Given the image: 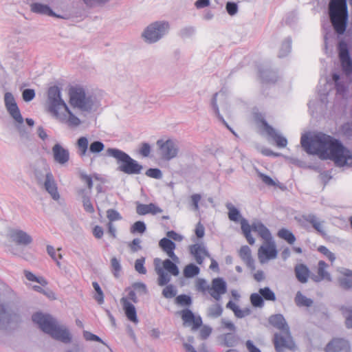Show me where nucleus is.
Listing matches in <instances>:
<instances>
[{
  "label": "nucleus",
  "instance_id": "nucleus-1",
  "mask_svg": "<svg viewBox=\"0 0 352 352\" xmlns=\"http://www.w3.org/2000/svg\"><path fill=\"white\" fill-rule=\"evenodd\" d=\"M300 144L308 154L317 155L322 160H333L338 166H352V152L331 135L323 133L311 136L303 135Z\"/></svg>",
  "mask_w": 352,
  "mask_h": 352
},
{
  "label": "nucleus",
  "instance_id": "nucleus-2",
  "mask_svg": "<svg viewBox=\"0 0 352 352\" xmlns=\"http://www.w3.org/2000/svg\"><path fill=\"white\" fill-rule=\"evenodd\" d=\"M32 320L38 324L43 332L50 335L54 340L64 344L72 342V336L69 330L59 326L57 320L50 314L36 312L32 315Z\"/></svg>",
  "mask_w": 352,
  "mask_h": 352
},
{
  "label": "nucleus",
  "instance_id": "nucleus-3",
  "mask_svg": "<svg viewBox=\"0 0 352 352\" xmlns=\"http://www.w3.org/2000/svg\"><path fill=\"white\" fill-rule=\"evenodd\" d=\"M34 175L38 185H43L54 200L60 198L57 184L50 168L44 159H39L31 165Z\"/></svg>",
  "mask_w": 352,
  "mask_h": 352
},
{
  "label": "nucleus",
  "instance_id": "nucleus-4",
  "mask_svg": "<svg viewBox=\"0 0 352 352\" xmlns=\"http://www.w3.org/2000/svg\"><path fill=\"white\" fill-rule=\"evenodd\" d=\"M329 15L335 32L343 35L348 24V9L346 0H330Z\"/></svg>",
  "mask_w": 352,
  "mask_h": 352
},
{
  "label": "nucleus",
  "instance_id": "nucleus-5",
  "mask_svg": "<svg viewBox=\"0 0 352 352\" xmlns=\"http://www.w3.org/2000/svg\"><path fill=\"white\" fill-rule=\"evenodd\" d=\"M106 153L108 156L116 160V163L118 165L117 170L118 171L127 175H138L143 169L142 164L120 149L108 148Z\"/></svg>",
  "mask_w": 352,
  "mask_h": 352
},
{
  "label": "nucleus",
  "instance_id": "nucleus-6",
  "mask_svg": "<svg viewBox=\"0 0 352 352\" xmlns=\"http://www.w3.org/2000/svg\"><path fill=\"white\" fill-rule=\"evenodd\" d=\"M69 102L74 107L90 112L94 107L91 96H86L85 90L80 86L71 87L69 89Z\"/></svg>",
  "mask_w": 352,
  "mask_h": 352
},
{
  "label": "nucleus",
  "instance_id": "nucleus-7",
  "mask_svg": "<svg viewBox=\"0 0 352 352\" xmlns=\"http://www.w3.org/2000/svg\"><path fill=\"white\" fill-rule=\"evenodd\" d=\"M47 102L48 104L47 111L51 113L56 119H58L60 122H63L65 120V114L60 115L58 112V109L64 108L67 104L61 98V89L56 85L49 87L47 91Z\"/></svg>",
  "mask_w": 352,
  "mask_h": 352
},
{
  "label": "nucleus",
  "instance_id": "nucleus-8",
  "mask_svg": "<svg viewBox=\"0 0 352 352\" xmlns=\"http://www.w3.org/2000/svg\"><path fill=\"white\" fill-rule=\"evenodd\" d=\"M170 29L168 22L158 21L148 25L142 34L144 41L147 43H154L166 35Z\"/></svg>",
  "mask_w": 352,
  "mask_h": 352
},
{
  "label": "nucleus",
  "instance_id": "nucleus-9",
  "mask_svg": "<svg viewBox=\"0 0 352 352\" xmlns=\"http://www.w3.org/2000/svg\"><path fill=\"white\" fill-rule=\"evenodd\" d=\"M254 118L258 126L276 142L278 147H285L287 146V139L276 133V130L267 123L265 116L261 113H255Z\"/></svg>",
  "mask_w": 352,
  "mask_h": 352
},
{
  "label": "nucleus",
  "instance_id": "nucleus-10",
  "mask_svg": "<svg viewBox=\"0 0 352 352\" xmlns=\"http://www.w3.org/2000/svg\"><path fill=\"white\" fill-rule=\"evenodd\" d=\"M156 144L163 160L169 161L177 156L180 148V143L177 140L173 139H168L166 141L158 140Z\"/></svg>",
  "mask_w": 352,
  "mask_h": 352
},
{
  "label": "nucleus",
  "instance_id": "nucleus-11",
  "mask_svg": "<svg viewBox=\"0 0 352 352\" xmlns=\"http://www.w3.org/2000/svg\"><path fill=\"white\" fill-rule=\"evenodd\" d=\"M76 148L78 149V154L80 157H83L86 155L88 148L89 152L91 153H98L104 150V144L101 141H94L91 142L89 147V140L87 137H80L76 143Z\"/></svg>",
  "mask_w": 352,
  "mask_h": 352
},
{
  "label": "nucleus",
  "instance_id": "nucleus-12",
  "mask_svg": "<svg viewBox=\"0 0 352 352\" xmlns=\"http://www.w3.org/2000/svg\"><path fill=\"white\" fill-rule=\"evenodd\" d=\"M338 49L342 70L346 76H350L352 74V58L348 45L344 41H340Z\"/></svg>",
  "mask_w": 352,
  "mask_h": 352
},
{
  "label": "nucleus",
  "instance_id": "nucleus-13",
  "mask_svg": "<svg viewBox=\"0 0 352 352\" xmlns=\"http://www.w3.org/2000/svg\"><path fill=\"white\" fill-rule=\"evenodd\" d=\"M4 103L7 111L10 116L18 123H23V118L21 116L19 108L16 102L13 94L10 92H6L4 94Z\"/></svg>",
  "mask_w": 352,
  "mask_h": 352
},
{
  "label": "nucleus",
  "instance_id": "nucleus-14",
  "mask_svg": "<svg viewBox=\"0 0 352 352\" xmlns=\"http://www.w3.org/2000/svg\"><path fill=\"white\" fill-rule=\"evenodd\" d=\"M266 245H261L258 251V257L261 263L276 258L278 251L272 239L265 241Z\"/></svg>",
  "mask_w": 352,
  "mask_h": 352
},
{
  "label": "nucleus",
  "instance_id": "nucleus-15",
  "mask_svg": "<svg viewBox=\"0 0 352 352\" xmlns=\"http://www.w3.org/2000/svg\"><path fill=\"white\" fill-rule=\"evenodd\" d=\"M324 352H351V346L343 338H333L326 345Z\"/></svg>",
  "mask_w": 352,
  "mask_h": 352
},
{
  "label": "nucleus",
  "instance_id": "nucleus-16",
  "mask_svg": "<svg viewBox=\"0 0 352 352\" xmlns=\"http://www.w3.org/2000/svg\"><path fill=\"white\" fill-rule=\"evenodd\" d=\"M227 292V283L223 278H215L212 280V285L210 287V296L216 300L219 301L221 299V295Z\"/></svg>",
  "mask_w": 352,
  "mask_h": 352
},
{
  "label": "nucleus",
  "instance_id": "nucleus-17",
  "mask_svg": "<svg viewBox=\"0 0 352 352\" xmlns=\"http://www.w3.org/2000/svg\"><path fill=\"white\" fill-rule=\"evenodd\" d=\"M10 236L13 242L19 245L27 246L32 243L33 239L26 232L22 230H13L10 232Z\"/></svg>",
  "mask_w": 352,
  "mask_h": 352
},
{
  "label": "nucleus",
  "instance_id": "nucleus-18",
  "mask_svg": "<svg viewBox=\"0 0 352 352\" xmlns=\"http://www.w3.org/2000/svg\"><path fill=\"white\" fill-rule=\"evenodd\" d=\"M54 160L59 164L64 165L69 160V151L57 143L52 147Z\"/></svg>",
  "mask_w": 352,
  "mask_h": 352
},
{
  "label": "nucleus",
  "instance_id": "nucleus-19",
  "mask_svg": "<svg viewBox=\"0 0 352 352\" xmlns=\"http://www.w3.org/2000/svg\"><path fill=\"white\" fill-rule=\"evenodd\" d=\"M269 323L277 329L281 330L284 333L289 335V327L281 314H274L270 316Z\"/></svg>",
  "mask_w": 352,
  "mask_h": 352
},
{
  "label": "nucleus",
  "instance_id": "nucleus-20",
  "mask_svg": "<svg viewBox=\"0 0 352 352\" xmlns=\"http://www.w3.org/2000/svg\"><path fill=\"white\" fill-rule=\"evenodd\" d=\"M120 302L123 306V310L129 320L132 322L138 323V319L137 317V311L135 306L128 301V300L123 297L121 298Z\"/></svg>",
  "mask_w": 352,
  "mask_h": 352
},
{
  "label": "nucleus",
  "instance_id": "nucleus-21",
  "mask_svg": "<svg viewBox=\"0 0 352 352\" xmlns=\"http://www.w3.org/2000/svg\"><path fill=\"white\" fill-rule=\"evenodd\" d=\"M190 253L194 256L197 263L199 265L202 264L204 262V257L201 254L205 256L210 257V254L208 251L205 248V247L201 246L200 244L196 243L189 246Z\"/></svg>",
  "mask_w": 352,
  "mask_h": 352
},
{
  "label": "nucleus",
  "instance_id": "nucleus-22",
  "mask_svg": "<svg viewBox=\"0 0 352 352\" xmlns=\"http://www.w3.org/2000/svg\"><path fill=\"white\" fill-rule=\"evenodd\" d=\"M340 273L344 276L338 278L339 286L344 290L352 289V270L344 268Z\"/></svg>",
  "mask_w": 352,
  "mask_h": 352
},
{
  "label": "nucleus",
  "instance_id": "nucleus-23",
  "mask_svg": "<svg viewBox=\"0 0 352 352\" xmlns=\"http://www.w3.org/2000/svg\"><path fill=\"white\" fill-rule=\"evenodd\" d=\"M294 272L297 280L301 283H306L311 274L309 267L303 263L296 265Z\"/></svg>",
  "mask_w": 352,
  "mask_h": 352
},
{
  "label": "nucleus",
  "instance_id": "nucleus-24",
  "mask_svg": "<svg viewBox=\"0 0 352 352\" xmlns=\"http://www.w3.org/2000/svg\"><path fill=\"white\" fill-rule=\"evenodd\" d=\"M251 230L258 232V235L265 241L272 239V236L270 230L260 221H254L250 225Z\"/></svg>",
  "mask_w": 352,
  "mask_h": 352
},
{
  "label": "nucleus",
  "instance_id": "nucleus-25",
  "mask_svg": "<svg viewBox=\"0 0 352 352\" xmlns=\"http://www.w3.org/2000/svg\"><path fill=\"white\" fill-rule=\"evenodd\" d=\"M239 256L251 270H255L254 260L252 256L251 250L248 245H243L239 250Z\"/></svg>",
  "mask_w": 352,
  "mask_h": 352
},
{
  "label": "nucleus",
  "instance_id": "nucleus-26",
  "mask_svg": "<svg viewBox=\"0 0 352 352\" xmlns=\"http://www.w3.org/2000/svg\"><path fill=\"white\" fill-rule=\"evenodd\" d=\"M162 212V210L154 204H137L136 212L140 215H145L148 213L156 214Z\"/></svg>",
  "mask_w": 352,
  "mask_h": 352
},
{
  "label": "nucleus",
  "instance_id": "nucleus-27",
  "mask_svg": "<svg viewBox=\"0 0 352 352\" xmlns=\"http://www.w3.org/2000/svg\"><path fill=\"white\" fill-rule=\"evenodd\" d=\"M31 11L40 14L47 15L50 16L60 17L56 15L52 8L45 4L41 3H33L31 4Z\"/></svg>",
  "mask_w": 352,
  "mask_h": 352
},
{
  "label": "nucleus",
  "instance_id": "nucleus-28",
  "mask_svg": "<svg viewBox=\"0 0 352 352\" xmlns=\"http://www.w3.org/2000/svg\"><path fill=\"white\" fill-rule=\"evenodd\" d=\"M260 77L263 82L275 83L278 80L277 72L270 69H260Z\"/></svg>",
  "mask_w": 352,
  "mask_h": 352
},
{
  "label": "nucleus",
  "instance_id": "nucleus-29",
  "mask_svg": "<svg viewBox=\"0 0 352 352\" xmlns=\"http://www.w3.org/2000/svg\"><path fill=\"white\" fill-rule=\"evenodd\" d=\"M332 80L335 84L336 94L344 96L347 94L349 88L344 81L340 80V74L333 73L332 74Z\"/></svg>",
  "mask_w": 352,
  "mask_h": 352
},
{
  "label": "nucleus",
  "instance_id": "nucleus-30",
  "mask_svg": "<svg viewBox=\"0 0 352 352\" xmlns=\"http://www.w3.org/2000/svg\"><path fill=\"white\" fill-rule=\"evenodd\" d=\"M219 94H223V93L222 91H220V92H217L215 94H213L212 96V98L211 99V102H210V106L214 113V114L216 115V116L217 117L218 120L224 125L226 126V128H229V125L227 123V122L224 120L223 116L219 112V107H218V104H217V96H219Z\"/></svg>",
  "mask_w": 352,
  "mask_h": 352
},
{
  "label": "nucleus",
  "instance_id": "nucleus-31",
  "mask_svg": "<svg viewBox=\"0 0 352 352\" xmlns=\"http://www.w3.org/2000/svg\"><path fill=\"white\" fill-rule=\"evenodd\" d=\"M241 228L242 232L245 237L246 240L250 245H254L255 243L254 238L252 236L251 234V227L249 224L248 220L245 218L241 219Z\"/></svg>",
  "mask_w": 352,
  "mask_h": 352
},
{
  "label": "nucleus",
  "instance_id": "nucleus-32",
  "mask_svg": "<svg viewBox=\"0 0 352 352\" xmlns=\"http://www.w3.org/2000/svg\"><path fill=\"white\" fill-rule=\"evenodd\" d=\"M162 265H163L162 268L167 273L168 272V273H170V275H173L174 276H177L179 275V267H177L176 263H174L173 261H172L170 259H169V258L165 259L162 262Z\"/></svg>",
  "mask_w": 352,
  "mask_h": 352
},
{
  "label": "nucleus",
  "instance_id": "nucleus-33",
  "mask_svg": "<svg viewBox=\"0 0 352 352\" xmlns=\"http://www.w3.org/2000/svg\"><path fill=\"white\" fill-rule=\"evenodd\" d=\"M155 271L158 275L157 284L160 286L167 285L170 281L171 277L161 267H155Z\"/></svg>",
  "mask_w": 352,
  "mask_h": 352
},
{
  "label": "nucleus",
  "instance_id": "nucleus-34",
  "mask_svg": "<svg viewBox=\"0 0 352 352\" xmlns=\"http://www.w3.org/2000/svg\"><path fill=\"white\" fill-rule=\"evenodd\" d=\"M223 344L227 347H234L239 344V338L232 333H227L223 336Z\"/></svg>",
  "mask_w": 352,
  "mask_h": 352
},
{
  "label": "nucleus",
  "instance_id": "nucleus-35",
  "mask_svg": "<svg viewBox=\"0 0 352 352\" xmlns=\"http://www.w3.org/2000/svg\"><path fill=\"white\" fill-rule=\"evenodd\" d=\"M226 208L228 210V218L230 221L238 222L241 217L240 211L233 206L232 203L226 204Z\"/></svg>",
  "mask_w": 352,
  "mask_h": 352
},
{
  "label": "nucleus",
  "instance_id": "nucleus-36",
  "mask_svg": "<svg viewBox=\"0 0 352 352\" xmlns=\"http://www.w3.org/2000/svg\"><path fill=\"white\" fill-rule=\"evenodd\" d=\"M295 302L296 305L299 307L304 306L309 307L313 305L314 301L312 299L309 298L304 296L303 294H302L300 292H298L295 297Z\"/></svg>",
  "mask_w": 352,
  "mask_h": 352
},
{
  "label": "nucleus",
  "instance_id": "nucleus-37",
  "mask_svg": "<svg viewBox=\"0 0 352 352\" xmlns=\"http://www.w3.org/2000/svg\"><path fill=\"white\" fill-rule=\"evenodd\" d=\"M292 49V38L287 37L282 43L278 56L279 58L285 57L291 52Z\"/></svg>",
  "mask_w": 352,
  "mask_h": 352
},
{
  "label": "nucleus",
  "instance_id": "nucleus-38",
  "mask_svg": "<svg viewBox=\"0 0 352 352\" xmlns=\"http://www.w3.org/2000/svg\"><path fill=\"white\" fill-rule=\"evenodd\" d=\"M64 109L68 113L69 117L67 119L65 118V121L63 122H66L67 124L72 127L78 126L80 124L81 122L80 119L72 112L67 105H65Z\"/></svg>",
  "mask_w": 352,
  "mask_h": 352
},
{
  "label": "nucleus",
  "instance_id": "nucleus-39",
  "mask_svg": "<svg viewBox=\"0 0 352 352\" xmlns=\"http://www.w3.org/2000/svg\"><path fill=\"white\" fill-rule=\"evenodd\" d=\"M200 269L193 263L187 265L184 269V276L187 278H193L199 274Z\"/></svg>",
  "mask_w": 352,
  "mask_h": 352
},
{
  "label": "nucleus",
  "instance_id": "nucleus-40",
  "mask_svg": "<svg viewBox=\"0 0 352 352\" xmlns=\"http://www.w3.org/2000/svg\"><path fill=\"white\" fill-rule=\"evenodd\" d=\"M278 236L286 241L289 244H293L296 241L295 235L286 228H281L278 232Z\"/></svg>",
  "mask_w": 352,
  "mask_h": 352
},
{
  "label": "nucleus",
  "instance_id": "nucleus-41",
  "mask_svg": "<svg viewBox=\"0 0 352 352\" xmlns=\"http://www.w3.org/2000/svg\"><path fill=\"white\" fill-rule=\"evenodd\" d=\"M24 275L28 280L36 282V283H39L41 286L45 287L48 283L47 280L44 277L36 276L35 274H34L33 273H32L30 271L25 270Z\"/></svg>",
  "mask_w": 352,
  "mask_h": 352
},
{
  "label": "nucleus",
  "instance_id": "nucleus-42",
  "mask_svg": "<svg viewBox=\"0 0 352 352\" xmlns=\"http://www.w3.org/2000/svg\"><path fill=\"white\" fill-rule=\"evenodd\" d=\"M159 246L165 252L175 250L176 245L170 239L164 237L159 241Z\"/></svg>",
  "mask_w": 352,
  "mask_h": 352
},
{
  "label": "nucleus",
  "instance_id": "nucleus-43",
  "mask_svg": "<svg viewBox=\"0 0 352 352\" xmlns=\"http://www.w3.org/2000/svg\"><path fill=\"white\" fill-rule=\"evenodd\" d=\"M327 264L324 261H320L318 264V275H319L322 280H331L330 274L325 270Z\"/></svg>",
  "mask_w": 352,
  "mask_h": 352
},
{
  "label": "nucleus",
  "instance_id": "nucleus-44",
  "mask_svg": "<svg viewBox=\"0 0 352 352\" xmlns=\"http://www.w3.org/2000/svg\"><path fill=\"white\" fill-rule=\"evenodd\" d=\"M273 341L276 352H280V347H287L286 338L278 333L274 334Z\"/></svg>",
  "mask_w": 352,
  "mask_h": 352
},
{
  "label": "nucleus",
  "instance_id": "nucleus-45",
  "mask_svg": "<svg viewBox=\"0 0 352 352\" xmlns=\"http://www.w3.org/2000/svg\"><path fill=\"white\" fill-rule=\"evenodd\" d=\"M250 302L254 307L261 308L264 306V300L262 295L259 293H253L250 295Z\"/></svg>",
  "mask_w": 352,
  "mask_h": 352
},
{
  "label": "nucleus",
  "instance_id": "nucleus-46",
  "mask_svg": "<svg viewBox=\"0 0 352 352\" xmlns=\"http://www.w3.org/2000/svg\"><path fill=\"white\" fill-rule=\"evenodd\" d=\"M258 292L262 295L263 300L275 301L276 299L274 292L268 287L259 289Z\"/></svg>",
  "mask_w": 352,
  "mask_h": 352
},
{
  "label": "nucleus",
  "instance_id": "nucleus-47",
  "mask_svg": "<svg viewBox=\"0 0 352 352\" xmlns=\"http://www.w3.org/2000/svg\"><path fill=\"white\" fill-rule=\"evenodd\" d=\"M175 302L176 304L189 307L192 304V298L189 295L180 294L175 298Z\"/></svg>",
  "mask_w": 352,
  "mask_h": 352
},
{
  "label": "nucleus",
  "instance_id": "nucleus-48",
  "mask_svg": "<svg viewBox=\"0 0 352 352\" xmlns=\"http://www.w3.org/2000/svg\"><path fill=\"white\" fill-rule=\"evenodd\" d=\"M223 308L220 304H214L208 308V315L212 318H218L221 316Z\"/></svg>",
  "mask_w": 352,
  "mask_h": 352
},
{
  "label": "nucleus",
  "instance_id": "nucleus-49",
  "mask_svg": "<svg viewBox=\"0 0 352 352\" xmlns=\"http://www.w3.org/2000/svg\"><path fill=\"white\" fill-rule=\"evenodd\" d=\"M177 289L175 286L172 284L167 285L166 287L162 290V295L166 298H172L177 294Z\"/></svg>",
  "mask_w": 352,
  "mask_h": 352
},
{
  "label": "nucleus",
  "instance_id": "nucleus-50",
  "mask_svg": "<svg viewBox=\"0 0 352 352\" xmlns=\"http://www.w3.org/2000/svg\"><path fill=\"white\" fill-rule=\"evenodd\" d=\"M146 230V224L142 221H138L135 222L131 227L130 231L131 233H144Z\"/></svg>",
  "mask_w": 352,
  "mask_h": 352
},
{
  "label": "nucleus",
  "instance_id": "nucleus-51",
  "mask_svg": "<svg viewBox=\"0 0 352 352\" xmlns=\"http://www.w3.org/2000/svg\"><path fill=\"white\" fill-rule=\"evenodd\" d=\"M92 286L96 292L94 299L98 302V304H102L104 302V294L100 286L97 282H93Z\"/></svg>",
  "mask_w": 352,
  "mask_h": 352
},
{
  "label": "nucleus",
  "instance_id": "nucleus-52",
  "mask_svg": "<svg viewBox=\"0 0 352 352\" xmlns=\"http://www.w3.org/2000/svg\"><path fill=\"white\" fill-rule=\"evenodd\" d=\"M195 33V28L193 26H187L182 28L178 34L182 38L191 37Z\"/></svg>",
  "mask_w": 352,
  "mask_h": 352
},
{
  "label": "nucleus",
  "instance_id": "nucleus-53",
  "mask_svg": "<svg viewBox=\"0 0 352 352\" xmlns=\"http://www.w3.org/2000/svg\"><path fill=\"white\" fill-rule=\"evenodd\" d=\"M83 336L86 340L98 342H100V343L103 344L104 345L109 347L107 344L106 342H104L99 336H98L97 335H95L89 331H84Z\"/></svg>",
  "mask_w": 352,
  "mask_h": 352
},
{
  "label": "nucleus",
  "instance_id": "nucleus-54",
  "mask_svg": "<svg viewBox=\"0 0 352 352\" xmlns=\"http://www.w3.org/2000/svg\"><path fill=\"white\" fill-rule=\"evenodd\" d=\"M196 289L197 291L204 293L206 291L210 292V286L208 285L207 281L204 278H198L196 283Z\"/></svg>",
  "mask_w": 352,
  "mask_h": 352
},
{
  "label": "nucleus",
  "instance_id": "nucleus-55",
  "mask_svg": "<svg viewBox=\"0 0 352 352\" xmlns=\"http://www.w3.org/2000/svg\"><path fill=\"white\" fill-rule=\"evenodd\" d=\"M195 314L189 309H185L181 311V317L184 323H191L194 320Z\"/></svg>",
  "mask_w": 352,
  "mask_h": 352
},
{
  "label": "nucleus",
  "instance_id": "nucleus-56",
  "mask_svg": "<svg viewBox=\"0 0 352 352\" xmlns=\"http://www.w3.org/2000/svg\"><path fill=\"white\" fill-rule=\"evenodd\" d=\"M151 151V145L147 142H142L140 145L138 153L144 157H148Z\"/></svg>",
  "mask_w": 352,
  "mask_h": 352
},
{
  "label": "nucleus",
  "instance_id": "nucleus-57",
  "mask_svg": "<svg viewBox=\"0 0 352 352\" xmlns=\"http://www.w3.org/2000/svg\"><path fill=\"white\" fill-rule=\"evenodd\" d=\"M111 266L112 268V272L115 277L118 278L119 276L118 273L120 272L122 267L120 263V261L116 257H113L111 259Z\"/></svg>",
  "mask_w": 352,
  "mask_h": 352
},
{
  "label": "nucleus",
  "instance_id": "nucleus-58",
  "mask_svg": "<svg viewBox=\"0 0 352 352\" xmlns=\"http://www.w3.org/2000/svg\"><path fill=\"white\" fill-rule=\"evenodd\" d=\"M146 175L154 178V179H162V172L157 168H150L146 171Z\"/></svg>",
  "mask_w": 352,
  "mask_h": 352
},
{
  "label": "nucleus",
  "instance_id": "nucleus-59",
  "mask_svg": "<svg viewBox=\"0 0 352 352\" xmlns=\"http://www.w3.org/2000/svg\"><path fill=\"white\" fill-rule=\"evenodd\" d=\"M145 262V258L141 257L140 258H138L135 262V270L141 274H145L146 273V269L144 266Z\"/></svg>",
  "mask_w": 352,
  "mask_h": 352
},
{
  "label": "nucleus",
  "instance_id": "nucleus-60",
  "mask_svg": "<svg viewBox=\"0 0 352 352\" xmlns=\"http://www.w3.org/2000/svg\"><path fill=\"white\" fill-rule=\"evenodd\" d=\"M107 217L109 220V222L114 221H119L122 219L120 214L115 209H109L107 211Z\"/></svg>",
  "mask_w": 352,
  "mask_h": 352
},
{
  "label": "nucleus",
  "instance_id": "nucleus-61",
  "mask_svg": "<svg viewBox=\"0 0 352 352\" xmlns=\"http://www.w3.org/2000/svg\"><path fill=\"white\" fill-rule=\"evenodd\" d=\"M318 251L327 256L330 261L333 262L336 260L335 254L331 252L327 247L320 245L318 247Z\"/></svg>",
  "mask_w": 352,
  "mask_h": 352
},
{
  "label": "nucleus",
  "instance_id": "nucleus-62",
  "mask_svg": "<svg viewBox=\"0 0 352 352\" xmlns=\"http://www.w3.org/2000/svg\"><path fill=\"white\" fill-rule=\"evenodd\" d=\"M82 204L84 209L86 212L89 213H94L95 210L94 206L92 205L90 198L87 195L82 196Z\"/></svg>",
  "mask_w": 352,
  "mask_h": 352
},
{
  "label": "nucleus",
  "instance_id": "nucleus-63",
  "mask_svg": "<svg viewBox=\"0 0 352 352\" xmlns=\"http://www.w3.org/2000/svg\"><path fill=\"white\" fill-rule=\"evenodd\" d=\"M341 131L342 134L347 137V138H351L352 137V122H345L341 126Z\"/></svg>",
  "mask_w": 352,
  "mask_h": 352
},
{
  "label": "nucleus",
  "instance_id": "nucleus-64",
  "mask_svg": "<svg viewBox=\"0 0 352 352\" xmlns=\"http://www.w3.org/2000/svg\"><path fill=\"white\" fill-rule=\"evenodd\" d=\"M226 9L230 16H234L238 12V5L234 2L228 1L226 5Z\"/></svg>",
  "mask_w": 352,
  "mask_h": 352
}]
</instances>
